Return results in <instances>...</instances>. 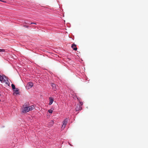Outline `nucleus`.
I'll return each mask as SVG.
<instances>
[{"instance_id":"ddd939ff","label":"nucleus","mask_w":148,"mask_h":148,"mask_svg":"<svg viewBox=\"0 0 148 148\" xmlns=\"http://www.w3.org/2000/svg\"><path fill=\"white\" fill-rule=\"evenodd\" d=\"M5 50L3 49H0V52H4Z\"/></svg>"},{"instance_id":"39448f33","label":"nucleus","mask_w":148,"mask_h":148,"mask_svg":"<svg viewBox=\"0 0 148 148\" xmlns=\"http://www.w3.org/2000/svg\"><path fill=\"white\" fill-rule=\"evenodd\" d=\"M67 121L66 119L63 122V125H62V127H63V128H65L66 126V125L67 123Z\"/></svg>"},{"instance_id":"7ed1b4c3","label":"nucleus","mask_w":148,"mask_h":148,"mask_svg":"<svg viewBox=\"0 0 148 148\" xmlns=\"http://www.w3.org/2000/svg\"><path fill=\"white\" fill-rule=\"evenodd\" d=\"M3 79L5 81V82L7 84H9L8 81V80H5L4 79V78L3 77H2L1 75H0V81H2Z\"/></svg>"},{"instance_id":"dca6fc26","label":"nucleus","mask_w":148,"mask_h":148,"mask_svg":"<svg viewBox=\"0 0 148 148\" xmlns=\"http://www.w3.org/2000/svg\"><path fill=\"white\" fill-rule=\"evenodd\" d=\"M0 1H1V2H4V3H6V1H3V0H0Z\"/></svg>"},{"instance_id":"0eeeda50","label":"nucleus","mask_w":148,"mask_h":148,"mask_svg":"<svg viewBox=\"0 0 148 148\" xmlns=\"http://www.w3.org/2000/svg\"><path fill=\"white\" fill-rule=\"evenodd\" d=\"M53 99L51 97H49V105H51L53 103Z\"/></svg>"},{"instance_id":"6ab92c4d","label":"nucleus","mask_w":148,"mask_h":148,"mask_svg":"<svg viewBox=\"0 0 148 148\" xmlns=\"http://www.w3.org/2000/svg\"><path fill=\"white\" fill-rule=\"evenodd\" d=\"M1 96V95L0 94V97Z\"/></svg>"},{"instance_id":"f3484780","label":"nucleus","mask_w":148,"mask_h":148,"mask_svg":"<svg viewBox=\"0 0 148 148\" xmlns=\"http://www.w3.org/2000/svg\"><path fill=\"white\" fill-rule=\"evenodd\" d=\"M77 99L78 100V101H79V98H78L77 97Z\"/></svg>"},{"instance_id":"2eb2a0df","label":"nucleus","mask_w":148,"mask_h":148,"mask_svg":"<svg viewBox=\"0 0 148 148\" xmlns=\"http://www.w3.org/2000/svg\"><path fill=\"white\" fill-rule=\"evenodd\" d=\"M81 106H81H82L83 104V103L81 101H79V104Z\"/></svg>"},{"instance_id":"20e7f679","label":"nucleus","mask_w":148,"mask_h":148,"mask_svg":"<svg viewBox=\"0 0 148 148\" xmlns=\"http://www.w3.org/2000/svg\"><path fill=\"white\" fill-rule=\"evenodd\" d=\"M82 110V107L81 106L80 104H77L76 107L75 108L76 111H77L79 110Z\"/></svg>"},{"instance_id":"4468645a","label":"nucleus","mask_w":148,"mask_h":148,"mask_svg":"<svg viewBox=\"0 0 148 148\" xmlns=\"http://www.w3.org/2000/svg\"><path fill=\"white\" fill-rule=\"evenodd\" d=\"M26 23L28 24H35V25H36L37 24L36 23Z\"/></svg>"},{"instance_id":"9b49d317","label":"nucleus","mask_w":148,"mask_h":148,"mask_svg":"<svg viewBox=\"0 0 148 148\" xmlns=\"http://www.w3.org/2000/svg\"><path fill=\"white\" fill-rule=\"evenodd\" d=\"M11 86L13 90L14 89L16 88L15 85L13 84H12Z\"/></svg>"},{"instance_id":"f257e3e1","label":"nucleus","mask_w":148,"mask_h":148,"mask_svg":"<svg viewBox=\"0 0 148 148\" xmlns=\"http://www.w3.org/2000/svg\"><path fill=\"white\" fill-rule=\"evenodd\" d=\"M34 108V106H33L26 107L24 108L22 112L23 113H26L29 111L32 110Z\"/></svg>"},{"instance_id":"a211bd4d","label":"nucleus","mask_w":148,"mask_h":148,"mask_svg":"<svg viewBox=\"0 0 148 148\" xmlns=\"http://www.w3.org/2000/svg\"><path fill=\"white\" fill-rule=\"evenodd\" d=\"M69 144L70 145H71V146H72V145H71L70 143H69Z\"/></svg>"},{"instance_id":"9d476101","label":"nucleus","mask_w":148,"mask_h":148,"mask_svg":"<svg viewBox=\"0 0 148 148\" xmlns=\"http://www.w3.org/2000/svg\"><path fill=\"white\" fill-rule=\"evenodd\" d=\"M53 121H51L49 122V125L51 127L53 125Z\"/></svg>"},{"instance_id":"aec40b11","label":"nucleus","mask_w":148,"mask_h":148,"mask_svg":"<svg viewBox=\"0 0 148 148\" xmlns=\"http://www.w3.org/2000/svg\"><path fill=\"white\" fill-rule=\"evenodd\" d=\"M1 101V100L0 99V101Z\"/></svg>"},{"instance_id":"6e6552de","label":"nucleus","mask_w":148,"mask_h":148,"mask_svg":"<svg viewBox=\"0 0 148 148\" xmlns=\"http://www.w3.org/2000/svg\"><path fill=\"white\" fill-rule=\"evenodd\" d=\"M14 90L15 94H19L18 91L19 90L18 88H16Z\"/></svg>"},{"instance_id":"423d86ee","label":"nucleus","mask_w":148,"mask_h":148,"mask_svg":"<svg viewBox=\"0 0 148 148\" xmlns=\"http://www.w3.org/2000/svg\"><path fill=\"white\" fill-rule=\"evenodd\" d=\"M71 47L74 50L76 51L77 49V48L76 47V45L75 44H73L72 45Z\"/></svg>"},{"instance_id":"f8f14e48","label":"nucleus","mask_w":148,"mask_h":148,"mask_svg":"<svg viewBox=\"0 0 148 148\" xmlns=\"http://www.w3.org/2000/svg\"><path fill=\"white\" fill-rule=\"evenodd\" d=\"M48 112L49 113H52L53 112V110L51 109H50L48 110Z\"/></svg>"},{"instance_id":"f03ea898","label":"nucleus","mask_w":148,"mask_h":148,"mask_svg":"<svg viewBox=\"0 0 148 148\" xmlns=\"http://www.w3.org/2000/svg\"><path fill=\"white\" fill-rule=\"evenodd\" d=\"M33 86V84L32 82H30L27 84L26 88L28 89L30 88Z\"/></svg>"},{"instance_id":"1a4fd4ad","label":"nucleus","mask_w":148,"mask_h":148,"mask_svg":"<svg viewBox=\"0 0 148 148\" xmlns=\"http://www.w3.org/2000/svg\"><path fill=\"white\" fill-rule=\"evenodd\" d=\"M51 85L53 89L54 90H56L57 89L56 85L54 84H52Z\"/></svg>"}]
</instances>
